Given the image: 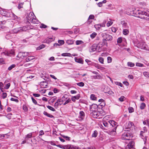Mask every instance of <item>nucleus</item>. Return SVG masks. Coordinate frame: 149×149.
Instances as JSON below:
<instances>
[{"label":"nucleus","instance_id":"f257e3e1","mask_svg":"<svg viewBox=\"0 0 149 149\" xmlns=\"http://www.w3.org/2000/svg\"><path fill=\"white\" fill-rule=\"evenodd\" d=\"M138 14L139 15V16L137 17L141 19L146 20H149V11L147 12L141 10H138L137 12L135 13V15H137Z\"/></svg>","mask_w":149,"mask_h":149},{"label":"nucleus","instance_id":"f03ea898","mask_svg":"<svg viewBox=\"0 0 149 149\" xmlns=\"http://www.w3.org/2000/svg\"><path fill=\"white\" fill-rule=\"evenodd\" d=\"M56 146L63 149H81L79 147H77L74 145H67L65 146H63L60 145H57Z\"/></svg>","mask_w":149,"mask_h":149},{"label":"nucleus","instance_id":"7ed1b4c3","mask_svg":"<svg viewBox=\"0 0 149 149\" xmlns=\"http://www.w3.org/2000/svg\"><path fill=\"white\" fill-rule=\"evenodd\" d=\"M3 56H14L15 55V51L14 50L10 51H5L1 53Z\"/></svg>","mask_w":149,"mask_h":149},{"label":"nucleus","instance_id":"20e7f679","mask_svg":"<svg viewBox=\"0 0 149 149\" xmlns=\"http://www.w3.org/2000/svg\"><path fill=\"white\" fill-rule=\"evenodd\" d=\"M132 135L128 132L124 133L122 135V139L129 141L132 139Z\"/></svg>","mask_w":149,"mask_h":149},{"label":"nucleus","instance_id":"39448f33","mask_svg":"<svg viewBox=\"0 0 149 149\" xmlns=\"http://www.w3.org/2000/svg\"><path fill=\"white\" fill-rule=\"evenodd\" d=\"M135 44L136 45L137 47L143 49L146 48V44L145 42L143 41H135Z\"/></svg>","mask_w":149,"mask_h":149},{"label":"nucleus","instance_id":"423d86ee","mask_svg":"<svg viewBox=\"0 0 149 149\" xmlns=\"http://www.w3.org/2000/svg\"><path fill=\"white\" fill-rule=\"evenodd\" d=\"M29 55V52H20L17 56V57L19 58L23 59Z\"/></svg>","mask_w":149,"mask_h":149},{"label":"nucleus","instance_id":"0eeeda50","mask_svg":"<svg viewBox=\"0 0 149 149\" xmlns=\"http://www.w3.org/2000/svg\"><path fill=\"white\" fill-rule=\"evenodd\" d=\"M103 41L105 42V40L111 41L112 40V36L109 34L105 33L103 36Z\"/></svg>","mask_w":149,"mask_h":149},{"label":"nucleus","instance_id":"6e6552de","mask_svg":"<svg viewBox=\"0 0 149 149\" xmlns=\"http://www.w3.org/2000/svg\"><path fill=\"white\" fill-rule=\"evenodd\" d=\"M85 113L82 111H81L79 112V116L77 120L79 121H81L84 119L85 117Z\"/></svg>","mask_w":149,"mask_h":149},{"label":"nucleus","instance_id":"1a4fd4ad","mask_svg":"<svg viewBox=\"0 0 149 149\" xmlns=\"http://www.w3.org/2000/svg\"><path fill=\"white\" fill-rule=\"evenodd\" d=\"M93 111L91 113V115L94 118H97L100 115V113L96 111L92 110Z\"/></svg>","mask_w":149,"mask_h":149},{"label":"nucleus","instance_id":"9d476101","mask_svg":"<svg viewBox=\"0 0 149 149\" xmlns=\"http://www.w3.org/2000/svg\"><path fill=\"white\" fill-rule=\"evenodd\" d=\"M109 123L110 124L111 126L113 127L114 129H117V127L118 126L117 123L114 120H109Z\"/></svg>","mask_w":149,"mask_h":149},{"label":"nucleus","instance_id":"9b49d317","mask_svg":"<svg viewBox=\"0 0 149 149\" xmlns=\"http://www.w3.org/2000/svg\"><path fill=\"white\" fill-rule=\"evenodd\" d=\"M34 18H36V16L33 12H30L29 13L28 17H27L28 20L30 21Z\"/></svg>","mask_w":149,"mask_h":149},{"label":"nucleus","instance_id":"f8f14e48","mask_svg":"<svg viewBox=\"0 0 149 149\" xmlns=\"http://www.w3.org/2000/svg\"><path fill=\"white\" fill-rule=\"evenodd\" d=\"M97 45L95 44H93L90 47V52H93L95 51L96 49Z\"/></svg>","mask_w":149,"mask_h":149},{"label":"nucleus","instance_id":"ddd939ff","mask_svg":"<svg viewBox=\"0 0 149 149\" xmlns=\"http://www.w3.org/2000/svg\"><path fill=\"white\" fill-rule=\"evenodd\" d=\"M48 83L46 81H43L40 82L41 86L42 88H45L47 87Z\"/></svg>","mask_w":149,"mask_h":149},{"label":"nucleus","instance_id":"4468645a","mask_svg":"<svg viewBox=\"0 0 149 149\" xmlns=\"http://www.w3.org/2000/svg\"><path fill=\"white\" fill-rule=\"evenodd\" d=\"M134 143L133 141H131L129 142V143L127 145V147L129 149H134Z\"/></svg>","mask_w":149,"mask_h":149},{"label":"nucleus","instance_id":"2eb2a0df","mask_svg":"<svg viewBox=\"0 0 149 149\" xmlns=\"http://www.w3.org/2000/svg\"><path fill=\"white\" fill-rule=\"evenodd\" d=\"M76 62L80 63L81 64H83L84 61L81 58H77L76 57L74 58Z\"/></svg>","mask_w":149,"mask_h":149},{"label":"nucleus","instance_id":"dca6fc26","mask_svg":"<svg viewBox=\"0 0 149 149\" xmlns=\"http://www.w3.org/2000/svg\"><path fill=\"white\" fill-rule=\"evenodd\" d=\"M116 129L113 128L112 130H110L109 131V134L111 135H114L116 134Z\"/></svg>","mask_w":149,"mask_h":149},{"label":"nucleus","instance_id":"f3484780","mask_svg":"<svg viewBox=\"0 0 149 149\" xmlns=\"http://www.w3.org/2000/svg\"><path fill=\"white\" fill-rule=\"evenodd\" d=\"M121 24L122 25L123 28H129L128 26L127 23L125 22L124 21H121Z\"/></svg>","mask_w":149,"mask_h":149},{"label":"nucleus","instance_id":"a211bd4d","mask_svg":"<svg viewBox=\"0 0 149 149\" xmlns=\"http://www.w3.org/2000/svg\"><path fill=\"white\" fill-rule=\"evenodd\" d=\"M28 56L26 59V61L27 62H29L31 60H32L34 59V57L33 56Z\"/></svg>","mask_w":149,"mask_h":149},{"label":"nucleus","instance_id":"6ab92c4d","mask_svg":"<svg viewBox=\"0 0 149 149\" xmlns=\"http://www.w3.org/2000/svg\"><path fill=\"white\" fill-rule=\"evenodd\" d=\"M33 132H31L27 134L26 136H25V139H28L29 138H31L32 136Z\"/></svg>","mask_w":149,"mask_h":149},{"label":"nucleus","instance_id":"aec40b11","mask_svg":"<svg viewBox=\"0 0 149 149\" xmlns=\"http://www.w3.org/2000/svg\"><path fill=\"white\" fill-rule=\"evenodd\" d=\"M61 102V99H58L56 102L55 103L54 107L55 108L57 109L59 105V102Z\"/></svg>","mask_w":149,"mask_h":149},{"label":"nucleus","instance_id":"412c9836","mask_svg":"<svg viewBox=\"0 0 149 149\" xmlns=\"http://www.w3.org/2000/svg\"><path fill=\"white\" fill-rule=\"evenodd\" d=\"M13 33H16L18 32H20V29L19 28H15L13 30Z\"/></svg>","mask_w":149,"mask_h":149},{"label":"nucleus","instance_id":"4be33fe9","mask_svg":"<svg viewBox=\"0 0 149 149\" xmlns=\"http://www.w3.org/2000/svg\"><path fill=\"white\" fill-rule=\"evenodd\" d=\"M20 29V32L23 31H26L27 30V28L26 26H24L23 27H19Z\"/></svg>","mask_w":149,"mask_h":149},{"label":"nucleus","instance_id":"5701e85b","mask_svg":"<svg viewBox=\"0 0 149 149\" xmlns=\"http://www.w3.org/2000/svg\"><path fill=\"white\" fill-rule=\"evenodd\" d=\"M43 114L47 116V117L50 118H53L54 116L48 113L47 112L44 111L43 112Z\"/></svg>","mask_w":149,"mask_h":149},{"label":"nucleus","instance_id":"b1692460","mask_svg":"<svg viewBox=\"0 0 149 149\" xmlns=\"http://www.w3.org/2000/svg\"><path fill=\"white\" fill-rule=\"evenodd\" d=\"M85 61L89 65H93L94 63L91 62L90 60L88 59H86Z\"/></svg>","mask_w":149,"mask_h":149},{"label":"nucleus","instance_id":"393cba45","mask_svg":"<svg viewBox=\"0 0 149 149\" xmlns=\"http://www.w3.org/2000/svg\"><path fill=\"white\" fill-rule=\"evenodd\" d=\"M61 56H63L71 57V54L70 53H65L61 54Z\"/></svg>","mask_w":149,"mask_h":149},{"label":"nucleus","instance_id":"a878e982","mask_svg":"<svg viewBox=\"0 0 149 149\" xmlns=\"http://www.w3.org/2000/svg\"><path fill=\"white\" fill-rule=\"evenodd\" d=\"M129 33V31L127 29H124L123 31V33L125 35H127Z\"/></svg>","mask_w":149,"mask_h":149},{"label":"nucleus","instance_id":"bb28decb","mask_svg":"<svg viewBox=\"0 0 149 149\" xmlns=\"http://www.w3.org/2000/svg\"><path fill=\"white\" fill-rule=\"evenodd\" d=\"M31 22L34 24H37L38 22V20L36 19L35 18H34L30 21Z\"/></svg>","mask_w":149,"mask_h":149},{"label":"nucleus","instance_id":"cd10ccee","mask_svg":"<svg viewBox=\"0 0 149 149\" xmlns=\"http://www.w3.org/2000/svg\"><path fill=\"white\" fill-rule=\"evenodd\" d=\"M75 43L76 45H78L83 44L84 42L81 40H77L76 41Z\"/></svg>","mask_w":149,"mask_h":149},{"label":"nucleus","instance_id":"c85d7f7f","mask_svg":"<svg viewBox=\"0 0 149 149\" xmlns=\"http://www.w3.org/2000/svg\"><path fill=\"white\" fill-rule=\"evenodd\" d=\"M90 98L91 99L93 100H97V97L95 95L93 94L91 95Z\"/></svg>","mask_w":149,"mask_h":149},{"label":"nucleus","instance_id":"c756f323","mask_svg":"<svg viewBox=\"0 0 149 149\" xmlns=\"http://www.w3.org/2000/svg\"><path fill=\"white\" fill-rule=\"evenodd\" d=\"M74 41L72 40H68L66 41V43L68 45H72L74 43Z\"/></svg>","mask_w":149,"mask_h":149},{"label":"nucleus","instance_id":"7c9ffc66","mask_svg":"<svg viewBox=\"0 0 149 149\" xmlns=\"http://www.w3.org/2000/svg\"><path fill=\"white\" fill-rule=\"evenodd\" d=\"M127 66L130 67H134L135 65L132 62H128L127 63Z\"/></svg>","mask_w":149,"mask_h":149},{"label":"nucleus","instance_id":"2f4dec72","mask_svg":"<svg viewBox=\"0 0 149 149\" xmlns=\"http://www.w3.org/2000/svg\"><path fill=\"white\" fill-rule=\"evenodd\" d=\"M71 101V100L70 98H68V99L65 100V102L63 104V105H65L68 103L70 102Z\"/></svg>","mask_w":149,"mask_h":149},{"label":"nucleus","instance_id":"473e14b6","mask_svg":"<svg viewBox=\"0 0 149 149\" xmlns=\"http://www.w3.org/2000/svg\"><path fill=\"white\" fill-rule=\"evenodd\" d=\"M34 77V76L33 75H31L29 77H27L26 78V80L27 81H30L31 79L33 78Z\"/></svg>","mask_w":149,"mask_h":149},{"label":"nucleus","instance_id":"72a5a7b5","mask_svg":"<svg viewBox=\"0 0 149 149\" xmlns=\"http://www.w3.org/2000/svg\"><path fill=\"white\" fill-rule=\"evenodd\" d=\"M133 123L131 122H129L127 123V128L128 129L131 128L132 126Z\"/></svg>","mask_w":149,"mask_h":149},{"label":"nucleus","instance_id":"f704fd0d","mask_svg":"<svg viewBox=\"0 0 149 149\" xmlns=\"http://www.w3.org/2000/svg\"><path fill=\"white\" fill-rule=\"evenodd\" d=\"M143 75L146 77L149 78V73L147 72H144L143 73Z\"/></svg>","mask_w":149,"mask_h":149},{"label":"nucleus","instance_id":"c9c22d12","mask_svg":"<svg viewBox=\"0 0 149 149\" xmlns=\"http://www.w3.org/2000/svg\"><path fill=\"white\" fill-rule=\"evenodd\" d=\"M97 135V132L96 130L94 131L93 133L92 134V136L93 137H96Z\"/></svg>","mask_w":149,"mask_h":149},{"label":"nucleus","instance_id":"e433bc0d","mask_svg":"<svg viewBox=\"0 0 149 149\" xmlns=\"http://www.w3.org/2000/svg\"><path fill=\"white\" fill-rule=\"evenodd\" d=\"M97 35V33L95 32H93L91 35L90 36L91 38H94Z\"/></svg>","mask_w":149,"mask_h":149},{"label":"nucleus","instance_id":"4c0bfd02","mask_svg":"<svg viewBox=\"0 0 149 149\" xmlns=\"http://www.w3.org/2000/svg\"><path fill=\"white\" fill-rule=\"evenodd\" d=\"M45 47V45L44 44H42L39 46L38 48L37 49L38 50H40Z\"/></svg>","mask_w":149,"mask_h":149},{"label":"nucleus","instance_id":"58836bf2","mask_svg":"<svg viewBox=\"0 0 149 149\" xmlns=\"http://www.w3.org/2000/svg\"><path fill=\"white\" fill-rule=\"evenodd\" d=\"M47 107L49 109V110L53 111H55V109L53 107L51 106H47Z\"/></svg>","mask_w":149,"mask_h":149},{"label":"nucleus","instance_id":"ea45409f","mask_svg":"<svg viewBox=\"0 0 149 149\" xmlns=\"http://www.w3.org/2000/svg\"><path fill=\"white\" fill-rule=\"evenodd\" d=\"M146 105L144 103H142L140 106V108L141 109H144Z\"/></svg>","mask_w":149,"mask_h":149},{"label":"nucleus","instance_id":"a19ab883","mask_svg":"<svg viewBox=\"0 0 149 149\" xmlns=\"http://www.w3.org/2000/svg\"><path fill=\"white\" fill-rule=\"evenodd\" d=\"M95 108V109H97V108H98V106L96 104H93L92 106L91 107V109H92V110H93V108Z\"/></svg>","mask_w":149,"mask_h":149},{"label":"nucleus","instance_id":"79ce46f5","mask_svg":"<svg viewBox=\"0 0 149 149\" xmlns=\"http://www.w3.org/2000/svg\"><path fill=\"white\" fill-rule=\"evenodd\" d=\"M23 109L25 111H26L28 110V108L25 104H23Z\"/></svg>","mask_w":149,"mask_h":149},{"label":"nucleus","instance_id":"37998d69","mask_svg":"<svg viewBox=\"0 0 149 149\" xmlns=\"http://www.w3.org/2000/svg\"><path fill=\"white\" fill-rule=\"evenodd\" d=\"M98 60L100 63L102 64L104 63V58L101 57H99L98 59Z\"/></svg>","mask_w":149,"mask_h":149},{"label":"nucleus","instance_id":"c03bdc74","mask_svg":"<svg viewBox=\"0 0 149 149\" xmlns=\"http://www.w3.org/2000/svg\"><path fill=\"white\" fill-rule=\"evenodd\" d=\"M15 66L16 65L15 64H12L8 67V69L9 70H11L13 68H14Z\"/></svg>","mask_w":149,"mask_h":149},{"label":"nucleus","instance_id":"a18cd8bd","mask_svg":"<svg viewBox=\"0 0 149 149\" xmlns=\"http://www.w3.org/2000/svg\"><path fill=\"white\" fill-rule=\"evenodd\" d=\"M93 65L95 67H96V68L98 69H99L100 67V65L99 64H98L95 63H94Z\"/></svg>","mask_w":149,"mask_h":149},{"label":"nucleus","instance_id":"49530a36","mask_svg":"<svg viewBox=\"0 0 149 149\" xmlns=\"http://www.w3.org/2000/svg\"><path fill=\"white\" fill-rule=\"evenodd\" d=\"M68 97L66 96H64L61 98V100L62 101V102L65 101V100L68 99Z\"/></svg>","mask_w":149,"mask_h":149},{"label":"nucleus","instance_id":"de8ad7c7","mask_svg":"<svg viewBox=\"0 0 149 149\" xmlns=\"http://www.w3.org/2000/svg\"><path fill=\"white\" fill-rule=\"evenodd\" d=\"M77 84L78 86L80 87L84 86V83L83 82H80L77 83Z\"/></svg>","mask_w":149,"mask_h":149},{"label":"nucleus","instance_id":"09e8293b","mask_svg":"<svg viewBox=\"0 0 149 149\" xmlns=\"http://www.w3.org/2000/svg\"><path fill=\"white\" fill-rule=\"evenodd\" d=\"M136 66L138 67H144V65L140 63H136Z\"/></svg>","mask_w":149,"mask_h":149},{"label":"nucleus","instance_id":"8fccbe9b","mask_svg":"<svg viewBox=\"0 0 149 149\" xmlns=\"http://www.w3.org/2000/svg\"><path fill=\"white\" fill-rule=\"evenodd\" d=\"M125 97L124 96H121L119 98V100L121 102H123L125 100Z\"/></svg>","mask_w":149,"mask_h":149},{"label":"nucleus","instance_id":"3c124183","mask_svg":"<svg viewBox=\"0 0 149 149\" xmlns=\"http://www.w3.org/2000/svg\"><path fill=\"white\" fill-rule=\"evenodd\" d=\"M58 43L60 45H63L64 43V42L63 40H58Z\"/></svg>","mask_w":149,"mask_h":149},{"label":"nucleus","instance_id":"603ef678","mask_svg":"<svg viewBox=\"0 0 149 149\" xmlns=\"http://www.w3.org/2000/svg\"><path fill=\"white\" fill-rule=\"evenodd\" d=\"M10 86V83H8L4 87V88L6 89H8Z\"/></svg>","mask_w":149,"mask_h":149},{"label":"nucleus","instance_id":"864d4df0","mask_svg":"<svg viewBox=\"0 0 149 149\" xmlns=\"http://www.w3.org/2000/svg\"><path fill=\"white\" fill-rule=\"evenodd\" d=\"M145 133L144 132L141 131V133H140V135L141 136V137L142 139H143L144 137H145L144 135V133Z\"/></svg>","mask_w":149,"mask_h":149},{"label":"nucleus","instance_id":"5fc2aeb1","mask_svg":"<svg viewBox=\"0 0 149 149\" xmlns=\"http://www.w3.org/2000/svg\"><path fill=\"white\" fill-rule=\"evenodd\" d=\"M112 61V58L109 56L107 57V62L108 63H110Z\"/></svg>","mask_w":149,"mask_h":149},{"label":"nucleus","instance_id":"6e6d98bb","mask_svg":"<svg viewBox=\"0 0 149 149\" xmlns=\"http://www.w3.org/2000/svg\"><path fill=\"white\" fill-rule=\"evenodd\" d=\"M7 96V93H3L2 95V97L4 99Z\"/></svg>","mask_w":149,"mask_h":149},{"label":"nucleus","instance_id":"4d7b16f0","mask_svg":"<svg viewBox=\"0 0 149 149\" xmlns=\"http://www.w3.org/2000/svg\"><path fill=\"white\" fill-rule=\"evenodd\" d=\"M40 27L41 28L45 29L47 27V26L43 24H41Z\"/></svg>","mask_w":149,"mask_h":149},{"label":"nucleus","instance_id":"13d9d810","mask_svg":"<svg viewBox=\"0 0 149 149\" xmlns=\"http://www.w3.org/2000/svg\"><path fill=\"white\" fill-rule=\"evenodd\" d=\"M62 136L66 140L68 141L70 140V138L69 137L65 135H62Z\"/></svg>","mask_w":149,"mask_h":149},{"label":"nucleus","instance_id":"bf43d9fd","mask_svg":"<svg viewBox=\"0 0 149 149\" xmlns=\"http://www.w3.org/2000/svg\"><path fill=\"white\" fill-rule=\"evenodd\" d=\"M113 23V22H112L109 21L107 24V25L108 27H109Z\"/></svg>","mask_w":149,"mask_h":149},{"label":"nucleus","instance_id":"052dcab7","mask_svg":"<svg viewBox=\"0 0 149 149\" xmlns=\"http://www.w3.org/2000/svg\"><path fill=\"white\" fill-rule=\"evenodd\" d=\"M3 84L2 82H0V89L1 91L3 89Z\"/></svg>","mask_w":149,"mask_h":149},{"label":"nucleus","instance_id":"680f3d73","mask_svg":"<svg viewBox=\"0 0 149 149\" xmlns=\"http://www.w3.org/2000/svg\"><path fill=\"white\" fill-rule=\"evenodd\" d=\"M128 109L129 113H132L134 111V109L132 107H130Z\"/></svg>","mask_w":149,"mask_h":149},{"label":"nucleus","instance_id":"e2e57ef3","mask_svg":"<svg viewBox=\"0 0 149 149\" xmlns=\"http://www.w3.org/2000/svg\"><path fill=\"white\" fill-rule=\"evenodd\" d=\"M76 100H78L80 97V95L79 94L76 96H73Z\"/></svg>","mask_w":149,"mask_h":149},{"label":"nucleus","instance_id":"0e129e2a","mask_svg":"<svg viewBox=\"0 0 149 149\" xmlns=\"http://www.w3.org/2000/svg\"><path fill=\"white\" fill-rule=\"evenodd\" d=\"M122 41V39L121 38H118L117 40V42L118 43H120Z\"/></svg>","mask_w":149,"mask_h":149},{"label":"nucleus","instance_id":"69168bd1","mask_svg":"<svg viewBox=\"0 0 149 149\" xmlns=\"http://www.w3.org/2000/svg\"><path fill=\"white\" fill-rule=\"evenodd\" d=\"M31 99L33 102L35 104H37V102L36 101L33 97H31Z\"/></svg>","mask_w":149,"mask_h":149},{"label":"nucleus","instance_id":"338daca9","mask_svg":"<svg viewBox=\"0 0 149 149\" xmlns=\"http://www.w3.org/2000/svg\"><path fill=\"white\" fill-rule=\"evenodd\" d=\"M40 76L41 78L43 79L44 80H46V79L47 78V77H46V76L44 75L42 73L41 74Z\"/></svg>","mask_w":149,"mask_h":149},{"label":"nucleus","instance_id":"774afa93","mask_svg":"<svg viewBox=\"0 0 149 149\" xmlns=\"http://www.w3.org/2000/svg\"><path fill=\"white\" fill-rule=\"evenodd\" d=\"M10 100L11 101H15V102H18V100L17 99H15V98H13V97L11 98L10 99Z\"/></svg>","mask_w":149,"mask_h":149}]
</instances>
